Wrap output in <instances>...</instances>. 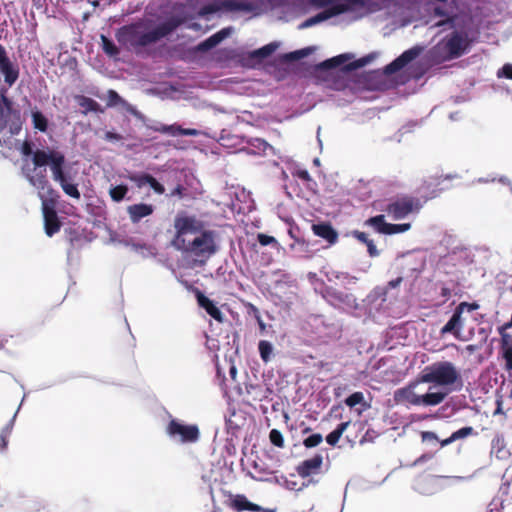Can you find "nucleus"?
I'll use <instances>...</instances> for the list:
<instances>
[{
	"mask_svg": "<svg viewBox=\"0 0 512 512\" xmlns=\"http://www.w3.org/2000/svg\"><path fill=\"white\" fill-rule=\"evenodd\" d=\"M433 1L427 6L425 24L437 33H450L430 50L431 59L436 63L457 59L478 41L483 18L477 10L461 7L458 0Z\"/></svg>",
	"mask_w": 512,
	"mask_h": 512,
	"instance_id": "nucleus-1",
	"label": "nucleus"
},
{
	"mask_svg": "<svg viewBox=\"0 0 512 512\" xmlns=\"http://www.w3.org/2000/svg\"><path fill=\"white\" fill-rule=\"evenodd\" d=\"M182 22L180 16H168L157 24L151 20H138L118 28L115 38L121 46L139 51L173 34Z\"/></svg>",
	"mask_w": 512,
	"mask_h": 512,
	"instance_id": "nucleus-2",
	"label": "nucleus"
},
{
	"mask_svg": "<svg viewBox=\"0 0 512 512\" xmlns=\"http://www.w3.org/2000/svg\"><path fill=\"white\" fill-rule=\"evenodd\" d=\"M267 5L263 0H209L203 4L197 15L207 17L217 13H249L258 16L265 12Z\"/></svg>",
	"mask_w": 512,
	"mask_h": 512,
	"instance_id": "nucleus-3",
	"label": "nucleus"
},
{
	"mask_svg": "<svg viewBox=\"0 0 512 512\" xmlns=\"http://www.w3.org/2000/svg\"><path fill=\"white\" fill-rule=\"evenodd\" d=\"M316 8L328 7L333 16L364 9L369 13L385 10L390 12L396 4L393 0H309Z\"/></svg>",
	"mask_w": 512,
	"mask_h": 512,
	"instance_id": "nucleus-4",
	"label": "nucleus"
},
{
	"mask_svg": "<svg viewBox=\"0 0 512 512\" xmlns=\"http://www.w3.org/2000/svg\"><path fill=\"white\" fill-rule=\"evenodd\" d=\"M419 382L432 383L437 386L447 387L457 384L454 390L462 388V380L455 365L449 361L435 362L426 366L420 376Z\"/></svg>",
	"mask_w": 512,
	"mask_h": 512,
	"instance_id": "nucleus-5",
	"label": "nucleus"
},
{
	"mask_svg": "<svg viewBox=\"0 0 512 512\" xmlns=\"http://www.w3.org/2000/svg\"><path fill=\"white\" fill-rule=\"evenodd\" d=\"M353 57L354 55L351 53L339 54L317 63L314 70L322 73H350L373 62L378 57V53L371 52L363 57L351 60Z\"/></svg>",
	"mask_w": 512,
	"mask_h": 512,
	"instance_id": "nucleus-6",
	"label": "nucleus"
},
{
	"mask_svg": "<svg viewBox=\"0 0 512 512\" xmlns=\"http://www.w3.org/2000/svg\"><path fill=\"white\" fill-rule=\"evenodd\" d=\"M172 244L178 249L189 253L197 258H201L205 262L217 251V246L214 239V232L211 230H204L197 234L192 240L181 239V244L172 241Z\"/></svg>",
	"mask_w": 512,
	"mask_h": 512,
	"instance_id": "nucleus-7",
	"label": "nucleus"
},
{
	"mask_svg": "<svg viewBox=\"0 0 512 512\" xmlns=\"http://www.w3.org/2000/svg\"><path fill=\"white\" fill-rule=\"evenodd\" d=\"M6 89L0 90V132L8 128L11 136L18 135L22 129V118L19 109L7 95Z\"/></svg>",
	"mask_w": 512,
	"mask_h": 512,
	"instance_id": "nucleus-8",
	"label": "nucleus"
},
{
	"mask_svg": "<svg viewBox=\"0 0 512 512\" xmlns=\"http://www.w3.org/2000/svg\"><path fill=\"white\" fill-rule=\"evenodd\" d=\"M166 435L180 444H193L200 439V429L197 424H187L177 418H172L165 429Z\"/></svg>",
	"mask_w": 512,
	"mask_h": 512,
	"instance_id": "nucleus-9",
	"label": "nucleus"
},
{
	"mask_svg": "<svg viewBox=\"0 0 512 512\" xmlns=\"http://www.w3.org/2000/svg\"><path fill=\"white\" fill-rule=\"evenodd\" d=\"M50 197L42 199V214L44 230L47 236L52 237L61 228V221L56 211L59 193L56 190H49Z\"/></svg>",
	"mask_w": 512,
	"mask_h": 512,
	"instance_id": "nucleus-10",
	"label": "nucleus"
},
{
	"mask_svg": "<svg viewBox=\"0 0 512 512\" xmlns=\"http://www.w3.org/2000/svg\"><path fill=\"white\" fill-rule=\"evenodd\" d=\"M31 162L38 169H46V167H49L53 176L59 169H61L67 163V160L64 153H62L61 151L46 148L36 149L35 154L31 159Z\"/></svg>",
	"mask_w": 512,
	"mask_h": 512,
	"instance_id": "nucleus-11",
	"label": "nucleus"
},
{
	"mask_svg": "<svg viewBox=\"0 0 512 512\" xmlns=\"http://www.w3.org/2000/svg\"><path fill=\"white\" fill-rule=\"evenodd\" d=\"M76 178L77 172L72 170V167L68 162L52 176V179L59 184L67 196L72 199L79 200L81 198V193L79 190V183L76 181Z\"/></svg>",
	"mask_w": 512,
	"mask_h": 512,
	"instance_id": "nucleus-12",
	"label": "nucleus"
},
{
	"mask_svg": "<svg viewBox=\"0 0 512 512\" xmlns=\"http://www.w3.org/2000/svg\"><path fill=\"white\" fill-rule=\"evenodd\" d=\"M321 295L330 305L337 309L355 310L359 306L354 294L331 286H325L321 291Z\"/></svg>",
	"mask_w": 512,
	"mask_h": 512,
	"instance_id": "nucleus-13",
	"label": "nucleus"
},
{
	"mask_svg": "<svg viewBox=\"0 0 512 512\" xmlns=\"http://www.w3.org/2000/svg\"><path fill=\"white\" fill-rule=\"evenodd\" d=\"M420 207L418 199L404 197L389 203L386 212L393 220H401L413 212H418Z\"/></svg>",
	"mask_w": 512,
	"mask_h": 512,
	"instance_id": "nucleus-14",
	"label": "nucleus"
},
{
	"mask_svg": "<svg viewBox=\"0 0 512 512\" xmlns=\"http://www.w3.org/2000/svg\"><path fill=\"white\" fill-rule=\"evenodd\" d=\"M423 51V47L416 45L413 46L404 52H402L398 57H396L392 62L387 64L382 73L386 76H391L402 69L406 68L409 64L415 61Z\"/></svg>",
	"mask_w": 512,
	"mask_h": 512,
	"instance_id": "nucleus-15",
	"label": "nucleus"
},
{
	"mask_svg": "<svg viewBox=\"0 0 512 512\" xmlns=\"http://www.w3.org/2000/svg\"><path fill=\"white\" fill-rule=\"evenodd\" d=\"M365 225L371 226L376 232L384 235H394L407 232L411 229L410 223H388L383 214H378L368 218Z\"/></svg>",
	"mask_w": 512,
	"mask_h": 512,
	"instance_id": "nucleus-16",
	"label": "nucleus"
},
{
	"mask_svg": "<svg viewBox=\"0 0 512 512\" xmlns=\"http://www.w3.org/2000/svg\"><path fill=\"white\" fill-rule=\"evenodd\" d=\"M107 107L116 108L120 112H126L133 115L139 121L145 123L146 117L134 105L126 101L116 90L109 89L107 91Z\"/></svg>",
	"mask_w": 512,
	"mask_h": 512,
	"instance_id": "nucleus-17",
	"label": "nucleus"
},
{
	"mask_svg": "<svg viewBox=\"0 0 512 512\" xmlns=\"http://www.w3.org/2000/svg\"><path fill=\"white\" fill-rule=\"evenodd\" d=\"M0 73L4 76L5 83L11 87L19 77V68L7 55L5 48L0 44Z\"/></svg>",
	"mask_w": 512,
	"mask_h": 512,
	"instance_id": "nucleus-18",
	"label": "nucleus"
},
{
	"mask_svg": "<svg viewBox=\"0 0 512 512\" xmlns=\"http://www.w3.org/2000/svg\"><path fill=\"white\" fill-rule=\"evenodd\" d=\"M174 227L176 229V238L173 241H176L178 244H181V239H184V235L189 233L195 234L199 230L198 221L191 216H176Z\"/></svg>",
	"mask_w": 512,
	"mask_h": 512,
	"instance_id": "nucleus-19",
	"label": "nucleus"
},
{
	"mask_svg": "<svg viewBox=\"0 0 512 512\" xmlns=\"http://www.w3.org/2000/svg\"><path fill=\"white\" fill-rule=\"evenodd\" d=\"M196 299L199 307L204 309L206 313L219 323L224 321V314L218 308L216 303L207 297L202 291L196 290Z\"/></svg>",
	"mask_w": 512,
	"mask_h": 512,
	"instance_id": "nucleus-20",
	"label": "nucleus"
},
{
	"mask_svg": "<svg viewBox=\"0 0 512 512\" xmlns=\"http://www.w3.org/2000/svg\"><path fill=\"white\" fill-rule=\"evenodd\" d=\"M28 182L38 190V196L41 200L50 197L49 190H54L47 179L46 169H38V171L31 176Z\"/></svg>",
	"mask_w": 512,
	"mask_h": 512,
	"instance_id": "nucleus-21",
	"label": "nucleus"
},
{
	"mask_svg": "<svg viewBox=\"0 0 512 512\" xmlns=\"http://www.w3.org/2000/svg\"><path fill=\"white\" fill-rule=\"evenodd\" d=\"M231 508L236 512L252 511V512H276V509L263 508L248 500L244 495L238 494L231 499Z\"/></svg>",
	"mask_w": 512,
	"mask_h": 512,
	"instance_id": "nucleus-22",
	"label": "nucleus"
},
{
	"mask_svg": "<svg viewBox=\"0 0 512 512\" xmlns=\"http://www.w3.org/2000/svg\"><path fill=\"white\" fill-rule=\"evenodd\" d=\"M490 455L494 456L499 461L505 462L506 464L510 463L511 452L507 448L502 434H496L492 439Z\"/></svg>",
	"mask_w": 512,
	"mask_h": 512,
	"instance_id": "nucleus-23",
	"label": "nucleus"
},
{
	"mask_svg": "<svg viewBox=\"0 0 512 512\" xmlns=\"http://www.w3.org/2000/svg\"><path fill=\"white\" fill-rule=\"evenodd\" d=\"M313 233L325 240L329 245H333L338 240V232L328 221H321L312 225Z\"/></svg>",
	"mask_w": 512,
	"mask_h": 512,
	"instance_id": "nucleus-24",
	"label": "nucleus"
},
{
	"mask_svg": "<svg viewBox=\"0 0 512 512\" xmlns=\"http://www.w3.org/2000/svg\"><path fill=\"white\" fill-rule=\"evenodd\" d=\"M323 463V456L321 453L315 454L312 458L302 461L296 468L297 473L302 478L309 477L316 474L321 468Z\"/></svg>",
	"mask_w": 512,
	"mask_h": 512,
	"instance_id": "nucleus-25",
	"label": "nucleus"
},
{
	"mask_svg": "<svg viewBox=\"0 0 512 512\" xmlns=\"http://www.w3.org/2000/svg\"><path fill=\"white\" fill-rule=\"evenodd\" d=\"M154 205L149 203H136L127 207V214L133 224L139 223L143 218L153 214Z\"/></svg>",
	"mask_w": 512,
	"mask_h": 512,
	"instance_id": "nucleus-26",
	"label": "nucleus"
},
{
	"mask_svg": "<svg viewBox=\"0 0 512 512\" xmlns=\"http://www.w3.org/2000/svg\"><path fill=\"white\" fill-rule=\"evenodd\" d=\"M74 100L81 107L80 113L87 116L89 113L103 114L105 109L93 98L78 94L74 96Z\"/></svg>",
	"mask_w": 512,
	"mask_h": 512,
	"instance_id": "nucleus-27",
	"label": "nucleus"
},
{
	"mask_svg": "<svg viewBox=\"0 0 512 512\" xmlns=\"http://www.w3.org/2000/svg\"><path fill=\"white\" fill-rule=\"evenodd\" d=\"M463 328V320L461 311H457L454 309L451 317L446 322V324L441 328L440 334L443 336L445 334H452L455 337H458Z\"/></svg>",
	"mask_w": 512,
	"mask_h": 512,
	"instance_id": "nucleus-28",
	"label": "nucleus"
},
{
	"mask_svg": "<svg viewBox=\"0 0 512 512\" xmlns=\"http://www.w3.org/2000/svg\"><path fill=\"white\" fill-rule=\"evenodd\" d=\"M419 380L414 383H410L408 386L400 388L395 391V400L401 401L406 400L410 404L420 406V396L415 393L414 389L419 384Z\"/></svg>",
	"mask_w": 512,
	"mask_h": 512,
	"instance_id": "nucleus-29",
	"label": "nucleus"
},
{
	"mask_svg": "<svg viewBox=\"0 0 512 512\" xmlns=\"http://www.w3.org/2000/svg\"><path fill=\"white\" fill-rule=\"evenodd\" d=\"M501 336V355L505 362V369L512 371V335L507 332H499Z\"/></svg>",
	"mask_w": 512,
	"mask_h": 512,
	"instance_id": "nucleus-30",
	"label": "nucleus"
},
{
	"mask_svg": "<svg viewBox=\"0 0 512 512\" xmlns=\"http://www.w3.org/2000/svg\"><path fill=\"white\" fill-rule=\"evenodd\" d=\"M316 50L315 46H307L301 49H297L291 52L284 53L280 56V61L282 63H294L299 62L300 60L308 57L312 53H314Z\"/></svg>",
	"mask_w": 512,
	"mask_h": 512,
	"instance_id": "nucleus-31",
	"label": "nucleus"
},
{
	"mask_svg": "<svg viewBox=\"0 0 512 512\" xmlns=\"http://www.w3.org/2000/svg\"><path fill=\"white\" fill-rule=\"evenodd\" d=\"M316 50L315 46H307L301 49H297L291 52L284 53L280 56V61L282 63H294L299 62L300 60L308 57L312 53H314Z\"/></svg>",
	"mask_w": 512,
	"mask_h": 512,
	"instance_id": "nucleus-32",
	"label": "nucleus"
},
{
	"mask_svg": "<svg viewBox=\"0 0 512 512\" xmlns=\"http://www.w3.org/2000/svg\"><path fill=\"white\" fill-rule=\"evenodd\" d=\"M320 9H322L320 12L311 17H308L303 22H301L298 26V29H307L334 17L333 13L330 12L328 7H321Z\"/></svg>",
	"mask_w": 512,
	"mask_h": 512,
	"instance_id": "nucleus-33",
	"label": "nucleus"
},
{
	"mask_svg": "<svg viewBox=\"0 0 512 512\" xmlns=\"http://www.w3.org/2000/svg\"><path fill=\"white\" fill-rule=\"evenodd\" d=\"M431 389L420 396V406H436L443 402L449 393L448 390L431 391Z\"/></svg>",
	"mask_w": 512,
	"mask_h": 512,
	"instance_id": "nucleus-34",
	"label": "nucleus"
},
{
	"mask_svg": "<svg viewBox=\"0 0 512 512\" xmlns=\"http://www.w3.org/2000/svg\"><path fill=\"white\" fill-rule=\"evenodd\" d=\"M170 16H180L183 19V22L180 24L181 26H185L187 29L199 32L202 30V25L196 21H193L195 18L194 15L185 7L176 10Z\"/></svg>",
	"mask_w": 512,
	"mask_h": 512,
	"instance_id": "nucleus-35",
	"label": "nucleus"
},
{
	"mask_svg": "<svg viewBox=\"0 0 512 512\" xmlns=\"http://www.w3.org/2000/svg\"><path fill=\"white\" fill-rule=\"evenodd\" d=\"M25 397H26V394H24L22 400H21V403L20 405L18 406L16 412L14 413L13 417L10 419V421L2 428L1 432H0V452H4L6 449H7V446H8V437L10 436L12 430H13V427H14V423H15V420H16V417H17V414L25 400Z\"/></svg>",
	"mask_w": 512,
	"mask_h": 512,
	"instance_id": "nucleus-36",
	"label": "nucleus"
},
{
	"mask_svg": "<svg viewBox=\"0 0 512 512\" xmlns=\"http://www.w3.org/2000/svg\"><path fill=\"white\" fill-rule=\"evenodd\" d=\"M119 244L130 247L135 252H138L143 258L156 257V249L144 243H135L128 240H119Z\"/></svg>",
	"mask_w": 512,
	"mask_h": 512,
	"instance_id": "nucleus-37",
	"label": "nucleus"
},
{
	"mask_svg": "<svg viewBox=\"0 0 512 512\" xmlns=\"http://www.w3.org/2000/svg\"><path fill=\"white\" fill-rule=\"evenodd\" d=\"M31 118L34 129L45 133L49 128V120L37 107L31 109Z\"/></svg>",
	"mask_w": 512,
	"mask_h": 512,
	"instance_id": "nucleus-38",
	"label": "nucleus"
},
{
	"mask_svg": "<svg viewBox=\"0 0 512 512\" xmlns=\"http://www.w3.org/2000/svg\"><path fill=\"white\" fill-rule=\"evenodd\" d=\"M247 144L252 150L253 154L268 155V151H272L273 147L262 138H249Z\"/></svg>",
	"mask_w": 512,
	"mask_h": 512,
	"instance_id": "nucleus-39",
	"label": "nucleus"
},
{
	"mask_svg": "<svg viewBox=\"0 0 512 512\" xmlns=\"http://www.w3.org/2000/svg\"><path fill=\"white\" fill-rule=\"evenodd\" d=\"M354 238L358 241L364 243L367 246V252L370 257H377L379 255V251L374 244V241L369 239L368 235L365 232L355 230L352 232Z\"/></svg>",
	"mask_w": 512,
	"mask_h": 512,
	"instance_id": "nucleus-40",
	"label": "nucleus"
},
{
	"mask_svg": "<svg viewBox=\"0 0 512 512\" xmlns=\"http://www.w3.org/2000/svg\"><path fill=\"white\" fill-rule=\"evenodd\" d=\"M125 177L141 189L150 183L152 175L146 172H128Z\"/></svg>",
	"mask_w": 512,
	"mask_h": 512,
	"instance_id": "nucleus-41",
	"label": "nucleus"
},
{
	"mask_svg": "<svg viewBox=\"0 0 512 512\" xmlns=\"http://www.w3.org/2000/svg\"><path fill=\"white\" fill-rule=\"evenodd\" d=\"M128 192L129 187L127 184L124 183L112 185L109 189V195L111 199L116 203H120L121 201H123L126 198Z\"/></svg>",
	"mask_w": 512,
	"mask_h": 512,
	"instance_id": "nucleus-42",
	"label": "nucleus"
},
{
	"mask_svg": "<svg viewBox=\"0 0 512 512\" xmlns=\"http://www.w3.org/2000/svg\"><path fill=\"white\" fill-rule=\"evenodd\" d=\"M258 352H259L261 360L264 363H268L273 356L274 346L268 340H260L258 342Z\"/></svg>",
	"mask_w": 512,
	"mask_h": 512,
	"instance_id": "nucleus-43",
	"label": "nucleus"
},
{
	"mask_svg": "<svg viewBox=\"0 0 512 512\" xmlns=\"http://www.w3.org/2000/svg\"><path fill=\"white\" fill-rule=\"evenodd\" d=\"M100 39L102 50L105 54H107L110 57H116L120 53V49L117 47V45L111 38L105 36L104 34H101Z\"/></svg>",
	"mask_w": 512,
	"mask_h": 512,
	"instance_id": "nucleus-44",
	"label": "nucleus"
},
{
	"mask_svg": "<svg viewBox=\"0 0 512 512\" xmlns=\"http://www.w3.org/2000/svg\"><path fill=\"white\" fill-rule=\"evenodd\" d=\"M264 60H266V58L263 56V54H259L258 49H254L252 51H249L243 57V65L247 67H255L261 64Z\"/></svg>",
	"mask_w": 512,
	"mask_h": 512,
	"instance_id": "nucleus-45",
	"label": "nucleus"
},
{
	"mask_svg": "<svg viewBox=\"0 0 512 512\" xmlns=\"http://www.w3.org/2000/svg\"><path fill=\"white\" fill-rule=\"evenodd\" d=\"M264 60H266V58L263 56V54H259L258 49H254L252 51H249L243 57V65L247 67H255L261 64Z\"/></svg>",
	"mask_w": 512,
	"mask_h": 512,
	"instance_id": "nucleus-46",
	"label": "nucleus"
},
{
	"mask_svg": "<svg viewBox=\"0 0 512 512\" xmlns=\"http://www.w3.org/2000/svg\"><path fill=\"white\" fill-rule=\"evenodd\" d=\"M150 128L153 129L154 131H157V132H160L163 134H167L170 136H179L180 135L179 130H181V126L178 124H171V125L160 124L159 126H154V127H150Z\"/></svg>",
	"mask_w": 512,
	"mask_h": 512,
	"instance_id": "nucleus-47",
	"label": "nucleus"
},
{
	"mask_svg": "<svg viewBox=\"0 0 512 512\" xmlns=\"http://www.w3.org/2000/svg\"><path fill=\"white\" fill-rule=\"evenodd\" d=\"M344 402L348 407L353 408L364 403V395L359 391L353 392L345 399Z\"/></svg>",
	"mask_w": 512,
	"mask_h": 512,
	"instance_id": "nucleus-48",
	"label": "nucleus"
},
{
	"mask_svg": "<svg viewBox=\"0 0 512 512\" xmlns=\"http://www.w3.org/2000/svg\"><path fill=\"white\" fill-rule=\"evenodd\" d=\"M472 434H474V428L471 426H464V427H461L460 429L454 431L451 434V437H452L453 441L455 442L457 440L467 438L468 436H470Z\"/></svg>",
	"mask_w": 512,
	"mask_h": 512,
	"instance_id": "nucleus-49",
	"label": "nucleus"
},
{
	"mask_svg": "<svg viewBox=\"0 0 512 512\" xmlns=\"http://www.w3.org/2000/svg\"><path fill=\"white\" fill-rule=\"evenodd\" d=\"M322 441H323L322 434H320V433H313V434L307 436L303 440V445L306 448H314V447L318 446Z\"/></svg>",
	"mask_w": 512,
	"mask_h": 512,
	"instance_id": "nucleus-50",
	"label": "nucleus"
},
{
	"mask_svg": "<svg viewBox=\"0 0 512 512\" xmlns=\"http://www.w3.org/2000/svg\"><path fill=\"white\" fill-rule=\"evenodd\" d=\"M278 47L279 43L273 41L257 49L258 53L263 54V56L267 59L278 49Z\"/></svg>",
	"mask_w": 512,
	"mask_h": 512,
	"instance_id": "nucleus-51",
	"label": "nucleus"
},
{
	"mask_svg": "<svg viewBox=\"0 0 512 512\" xmlns=\"http://www.w3.org/2000/svg\"><path fill=\"white\" fill-rule=\"evenodd\" d=\"M217 40L214 38L213 35L208 37L207 39L203 40L198 44V50L202 52H207L218 46Z\"/></svg>",
	"mask_w": 512,
	"mask_h": 512,
	"instance_id": "nucleus-52",
	"label": "nucleus"
},
{
	"mask_svg": "<svg viewBox=\"0 0 512 512\" xmlns=\"http://www.w3.org/2000/svg\"><path fill=\"white\" fill-rule=\"evenodd\" d=\"M269 439L271 443L276 447L284 446V437L278 429H272L269 433Z\"/></svg>",
	"mask_w": 512,
	"mask_h": 512,
	"instance_id": "nucleus-53",
	"label": "nucleus"
},
{
	"mask_svg": "<svg viewBox=\"0 0 512 512\" xmlns=\"http://www.w3.org/2000/svg\"><path fill=\"white\" fill-rule=\"evenodd\" d=\"M388 294V287L385 286H377L373 289L371 294L369 295L372 300L381 299L382 302L386 301V297Z\"/></svg>",
	"mask_w": 512,
	"mask_h": 512,
	"instance_id": "nucleus-54",
	"label": "nucleus"
},
{
	"mask_svg": "<svg viewBox=\"0 0 512 512\" xmlns=\"http://www.w3.org/2000/svg\"><path fill=\"white\" fill-rule=\"evenodd\" d=\"M156 262L165 267L166 269L172 271L173 273H175V268H174V265L173 263L170 261L169 257L165 254H158L156 252V257H154Z\"/></svg>",
	"mask_w": 512,
	"mask_h": 512,
	"instance_id": "nucleus-55",
	"label": "nucleus"
},
{
	"mask_svg": "<svg viewBox=\"0 0 512 512\" xmlns=\"http://www.w3.org/2000/svg\"><path fill=\"white\" fill-rule=\"evenodd\" d=\"M322 272L325 274V276L329 282H333L335 280L341 281L342 278H347L346 272L337 271L334 269H330V270H326V271H322Z\"/></svg>",
	"mask_w": 512,
	"mask_h": 512,
	"instance_id": "nucleus-56",
	"label": "nucleus"
},
{
	"mask_svg": "<svg viewBox=\"0 0 512 512\" xmlns=\"http://www.w3.org/2000/svg\"><path fill=\"white\" fill-rule=\"evenodd\" d=\"M34 144L30 141H25L20 147L21 154L26 158H31L35 154Z\"/></svg>",
	"mask_w": 512,
	"mask_h": 512,
	"instance_id": "nucleus-57",
	"label": "nucleus"
},
{
	"mask_svg": "<svg viewBox=\"0 0 512 512\" xmlns=\"http://www.w3.org/2000/svg\"><path fill=\"white\" fill-rule=\"evenodd\" d=\"M421 438L424 443L436 446L439 442V438L436 433L432 431H423L421 433Z\"/></svg>",
	"mask_w": 512,
	"mask_h": 512,
	"instance_id": "nucleus-58",
	"label": "nucleus"
},
{
	"mask_svg": "<svg viewBox=\"0 0 512 512\" xmlns=\"http://www.w3.org/2000/svg\"><path fill=\"white\" fill-rule=\"evenodd\" d=\"M21 170H22V175L26 178L27 181H29L31 176L38 171V168L35 167V165L32 162L29 163V162L26 161L22 165Z\"/></svg>",
	"mask_w": 512,
	"mask_h": 512,
	"instance_id": "nucleus-59",
	"label": "nucleus"
},
{
	"mask_svg": "<svg viewBox=\"0 0 512 512\" xmlns=\"http://www.w3.org/2000/svg\"><path fill=\"white\" fill-rule=\"evenodd\" d=\"M233 32L232 27H224L213 34L214 38L217 40V43L220 44L226 38H228Z\"/></svg>",
	"mask_w": 512,
	"mask_h": 512,
	"instance_id": "nucleus-60",
	"label": "nucleus"
},
{
	"mask_svg": "<svg viewBox=\"0 0 512 512\" xmlns=\"http://www.w3.org/2000/svg\"><path fill=\"white\" fill-rule=\"evenodd\" d=\"M408 69L411 70V77L416 80L420 79L426 72V69L422 67L418 62L412 64Z\"/></svg>",
	"mask_w": 512,
	"mask_h": 512,
	"instance_id": "nucleus-61",
	"label": "nucleus"
},
{
	"mask_svg": "<svg viewBox=\"0 0 512 512\" xmlns=\"http://www.w3.org/2000/svg\"><path fill=\"white\" fill-rule=\"evenodd\" d=\"M498 78L512 80V64L506 63L497 71Z\"/></svg>",
	"mask_w": 512,
	"mask_h": 512,
	"instance_id": "nucleus-62",
	"label": "nucleus"
},
{
	"mask_svg": "<svg viewBox=\"0 0 512 512\" xmlns=\"http://www.w3.org/2000/svg\"><path fill=\"white\" fill-rule=\"evenodd\" d=\"M148 186L158 195H163L165 193L164 185L160 183L153 175Z\"/></svg>",
	"mask_w": 512,
	"mask_h": 512,
	"instance_id": "nucleus-63",
	"label": "nucleus"
},
{
	"mask_svg": "<svg viewBox=\"0 0 512 512\" xmlns=\"http://www.w3.org/2000/svg\"><path fill=\"white\" fill-rule=\"evenodd\" d=\"M234 139H236V136L231 135L226 130H222L221 133H220V136L218 138V141L223 146H228V145H234L235 144L234 142H232V140H234Z\"/></svg>",
	"mask_w": 512,
	"mask_h": 512,
	"instance_id": "nucleus-64",
	"label": "nucleus"
}]
</instances>
